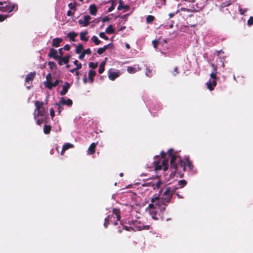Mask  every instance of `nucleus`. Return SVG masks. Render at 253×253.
Returning a JSON list of instances; mask_svg holds the SVG:
<instances>
[{
	"mask_svg": "<svg viewBox=\"0 0 253 253\" xmlns=\"http://www.w3.org/2000/svg\"><path fill=\"white\" fill-rule=\"evenodd\" d=\"M105 61H103L99 66V68L98 69V73L99 74H102L104 72L105 70Z\"/></svg>",
	"mask_w": 253,
	"mask_h": 253,
	"instance_id": "nucleus-29",
	"label": "nucleus"
},
{
	"mask_svg": "<svg viewBox=\"0 0 253 253\" xmlns=\"http://www.w3.org/2000/svg\"><path fill=\"white\" fill-rule=\"evenodd\" d=\"M85 54L82 51V52L81 53V54L79 56V59L80 60H82L84 58Z\"/></svg>",
	"mask_w": 253,
	"mask_h": 253,
	"instance_id": "nucleus-63",
	"label": "nucleus"
},
{
	"mask_svg": "<svg viewBox=\"0 0 253 253\" xmlns=\"http://www.w3.org/2000/svg\"><path fill=\"white\" fill-rule=\"evenodd\" d=\"M61 80H56L54 83L44 82V85L45 87H47L49 89H51L53 87H55L58 85L59 83H62Z\"/></svg>",
	"mask_w": 253,
	"mask_h": 253,
	"instance_id": "nucleus-6",
	"label": "nucleus"
},
{
	"mask_svg": "<svg viewBox=\"0 0 253 253\" xmlns=\"http://www.w3.org/2000/svg\"><path fill=\"white\" fill-rule=\"evenodd\" d=\"M158 41L157 40H154L152 41V43L153 44V46L155 48H157L158 45Z\"/></svg>",
	"mask_w": 253,
	"mask_h": 253,
	"instance_id": "nucleus-56",
	"label": "nucleus"
},
{
	"mask_svg": "<svg viewBox=\"0 0 253 253\" xmlns=\"http://www.w3.org/2000/svg\"><path fill=\"white\" fill-rule=\"evenodd\" d=\"M35 76H36V72H30V73L27 74L26 76V77L25 78V83L29 84L30 82H32L34 80Z\"/></svg>",
	"mask_w": 253,
	"mask_h": 253,
	"instance_id": "nucleus-7",
	"label": "nucleus"
},
{
	"mask_svg": "<svg viewBox=\"0 0 253 253\" xmlns=\"http://www.w3.org/2000/svg\"><path fill=\"white\" fill-rule=\"evenodd\" d=\"M71 57L70 55H66L64 57H61V60L63 61V63L65 64H67L69 62V59Z\"/></svg>",
	"mask_w": 253,
	"mask_h": 253,
	"instance_id": "nucleus-31",
	"label": "nucleus"
},
{
	"mask_svg": "<svg viewBox=\"0 0 253 253\" xmlns=\"http://www.w3.org/2000/svg\"><path fill=\"white\" fill-rule=\"evenodd\" d=\"M180 10H181V11H186L187 12H193L196 11V10H192V9H191L185 8V7L181 8Z\"/></svg>",
	"mask_w": 253,
	"mask_h": 253,
	"instance_id": "nucleus-48",
	"label": "nucleus"
},
{
	"mask_svg": "<svg viewBox=\"0 0 253 253\" xmlns=\"http://www.w3.org/2000/svg\"><path fill=\"white\" fill-rule=\"evenodd\" d=\"M150 214L152 217L155 220H158V218L157 217V212L154 210H151L150 211Z\"/></svg>",
	"mask_w": 253,
	"mask_h": 253,
	"instance_id": "nucleus-34",
	"label": "nucleus"
},
{
	"mask_svg": "<svg viewBox=\"0 0 253 253\" xmlns=\"http://www.w3.org/2000/svg\"><path fill=\"white\" fill-rule=\"evenodd\" d=\"M70 87V84L68 82H65L64 84L63 85V89L60 91V94L62 96L65 95L67 93Z\"/></svg>",
	"mask_w": 253,
	"mask_h": 253,
	"instance_id": "nucleus-11",
	"label": "nucleus"
},
{
	"mask_svg": "<svg viewBox=\"0 0 253 253\" xmlns=\"http://www.w3.org/2000/svg\"><path fill=\"white\" fill-rule=\"evenodd\" d=\"M99 36L100 38L104 39L105 40H108L109 38L107 36H106L104 32H100L99 34Z\"/></svg>",
	"mask_w": 253,
	"mask_h": 253,
	"instance_id": "nucleus-43",
	"label": "nucleus"
},
{
	"mask_svg": "<svg viewBox=\"0 0 253 253\" xmlns=\"http://www.w3.org/2000/svg\"><path fill=\"white\" fill-rule=\"evenodd\" d=\"M76 3L74 4H72V3H70L68 4V6L70 8L71 10H75L76 9Z\"/></svg>",
	"mask_w": 253,
	"mask_h": 253,
	"instance_id": "nucleus-49",
	"label": "nucleus"
},
{
	"mask_svg": "<svg viewBox=\"0 0 253 253\" xmlns=\"http://www.w3.org/2000/svg\"><path fill=\"white\" fill-rule=\"evenodd\" d=\"M6 5L4 6H1L0 11L1 12H7Z\"/></svg>",
	"mask_w": 253,
	"mask_h": 253,
	"instance_id": "nucleus-62",
	"label": "nucleus"
},
{
	"mask_svg": "<svg viewBox=\"0 0 253 253\" xmlns=\"http://www.w3.org/2000/svg\"><path fill=\"white\" fill-rule=\"evenodd\" d=\"M48 56L53 59H58L59 55L57 54V51L53 48L50 49Z\"/></svg>",
	"mask_w": 253,
	"mask_h": 253,
	"instance_id": "nucleus-8",
	"label": "nucleus"
},
{
	"mask_svg": "<svg viewBox=\"0 0 253 253\" xmlns=\"http://www.w3.org/2000/svg\"><path fill=\"white\" fill-rule=\"evenodd\" d=\"M124 1L122 0H120L119 1V4L118 6V10H121L123 8L125 9L126 11H127L129 9V6L127 5H124Z\"/></svg>",
	"mask_w": 253,
	"mask_h": 253,
	"instance_id": "nucleus-17",
	"label": "nucleus"
},
{
	"mask_svg": "<svg viewBox=\"0 0 253 253\" xmlns=\"http://www.w3.org/2000/svg\"><path fill=\"white\" fill-rule=\"evenodd\" d=\"M59 104L62 105H66L68 106H71L73 104V101L71 99H68L65 100L64 97H62L60 100L59 101Z\"/></svg>",
	"mask_w": 253,
	"mask_h": 253,
	"instance_id": "nucleus-9",
	"label": "nucleus"
},
{
	"mask_svg": "<svg viewBox=\"0 0 253 253\" xmlns=\"http://www.w3.org/2000/svg\"><path fill=\"white\" fill-rule=\"evenodd\" d=\"M248 25L251 26L253 25V17H250L249 19L248 20Z\"/></svg>",
	"mask_w": 253,
	"mask_h": 253,
	"instance_id": "nucleus-53",
	"label": "nucleus"
},
{
	"mask_svg": "<svg viewBox=\"0 0 253 253\" xmlns=\"http://www.w3.org/2000/svg\"><path fill=\"white\" fill-rule=\"evenodd\" d=\"M96 75V73L95 71H93V70H90L88 71V79L91 84L94 82L93 77L95 76Z\"/></svg>",
	"mask_w": 253,
	"mask_h": 253,
	"instance_id": "nucleus-16",
	"label": "nucleus"
},
{
	"mask_svg": "<svg viewBox=\"0 0 253 253\" xmlns=\"http://www.w3.org/2000/svg\"><path fill=\"white\" fill-rule=\"evenodd\" d=\"M173 150L172 149H169L168 151V155L169 157L172 158V156H174V155H173Z\"/></svg>",
	"mask_w": 253,
	"mask_h": 253,
	"instance_id": "nucleus-57",
	"label": "nucleus"
},
{
	"mask_svg": "<svg viewBox=\"0 0 253 253\" xmlns=\"http://www.w3.org/2000/svg\"><path fill=\"white\" fill-rule=\"evenodd\" d=\"M87 34L88 32L87 31L81 32L80 34L81 40L84 42H87L88 41V38L85 37V35Z\"/></svg>",
	"mask_w": 253,
	"mask_h": 253,
	"instance_id": "nucleus-19",
	"label": "nucleus"
},
{
	"mask_svg": "<svg viewBox=\"0 0 253 253\" xmlns=\"http://www.w3.org/2000/svg\"><path fill=\"white\" fill-rule=\"evenodd\" d=\"M113 213L116 215L117 220L119 221L121 219V211L119 209H114L113 210Z\"/></svg>",
	"mask_w": 253,
	"mask_h": 253,
	"instance_id": "nucleus-20",
	"label": "nucleus"
},
{
	"mask_svg": "<svg viewBox=\"0 0 253 253\" xmlns=\"http://www.w3.org/2000/svg\"><path fill=\"white\" fill-rule=\"evenodd\" d=\"M109 218H110V215H108V217L105 219V222L104 223V225L106 228H107L108 225L109 224Z\"/></svg>",
	"mask_w": 253,
	"mask_h": 253,
	"instance_id": "nucleus-50",
	"label": "nucleus"
},
{
	"mask_svg": "<svg viewBox=\"0 0 253 253\" xmlns=\"http://www.w3.org/2000/svg\"><path fill=\"white\" fill-rule=\"evenodd\" d=\"M155 179H154V181L153 183L149 184L148 183L147 185H151L153 187L154 189H159L160 187V185L162 184V181L161 180L158 179L157 182H155Z\"/></svg>",
	"mask_w": 253,
	"mask_h": 253,
	"instance_id": "nucleus-13",
	"label": "nucleus"
},
{
	"mask_svg": "<svg viewBox=\"0 0 253 253\" xmlns=\"http://www.w3.org/2000/svg\"><path fill=\"white\" fill-rule=\"evenodd\" d=\"M217 73L211 72L210 74L211 79L207 83V88L210 90H212L214 89V87L216 85V79H217Z\"/></svg>",
	"mask_w": 253,
	"mask_h": 253,
	"instance_id": "nucleus-3",
	"label": "nucleus"
},
{
	"mask_svg": "<svg viewBox=\"0 0 253 253\" xmlns=\"http://www.w3.org/2000/svg\"><path fill=\"white\" fill-rule=\"evenodd\" d=\"M54 105L58 106L57 111L58 114H60L61 111L63 110V105L60 104L59 102L55 103Z\"/></svg>",
	"mask_w": 253,
	"mask_h": 253,
	"instance_id": "nucleus-37",
	"label": "nucleus"
},
{
	"mask_svg": "<svg viewBox=\"0 0 253 253\" xmlns=\"http://www.w3.org/2000/svg\"><path fill=\"white\" fill-rule=\"evenodd\" d=\"M172 198V197L171 196V195H164V193L163 196L161 198H160L159 196H155V197L152 198L151 199V202L152 203H155L157 200H158V204H159V206H161L164 203H165V205H168L170 203Z\"/></svg>",
	"mask_w": 253,
	"mask_h": 253,
	"instance_id": "nucleus-2",
	"label": "nucleus"
},
{
	"mask_svg": "<svg viewBox=\"0 0 253 253\" xmlns=\"http://www.w3.org/2000/svg\"><path fill=\"white\" fill-rule=\"evenodd\" d=\"M120 74L119 72L108 71V78L111 81H114L116 78L119 77Z\"/></svg>",
	"mask_w": 253,
	"mask_h": 253,
	"instance_id": "nucleus-10",
	"label": "nucleus"
},
{
	"mask_svg": "<svg viewBox=\"0 0 253 253\" xmlns=\"http://www.w3.org/2000/svg\"><path fill=\"white\" fill-rule=\"evenodd\" d=\"M63 42V39L60 38H56L53 39L52 46L55 47H59L60 43Z\"/></svg>",
	"mask_w": 253,
	"mask_h": 253,
	"instance_id": "nucleus-12",
	"label": "nucleus"
},
{
	"mask_svg": "<svg viewBox=\"0 0 253 253\" xmlns=\"http://www.w3.org/2000/svg\"><path fill=\"white\" fill-rule=\"evenodd\" d=\"M91 17L88 15H86L84 16V19H80L78 21L80 25H83V26L86 27L87 26L89 23V20H90Z\"/></svg>",
	"mask_w": 253,
	"mask_h": 253,
	"instance_id": "nucleus-4",
	"label": "nucleus"
},
{
	"mask_svg": "<svg viewBox=\"0 0 253 253\" xmlns=\"http://www.w3.org/2000/svg\"><path fill=\"white\" fill-rule=\"evenodd\" d=\"M48 65L50 69H56L57 67L55 63L53 61H49Z\"/></svg>",
	"mask_w": 253,
	"mask_h": 253,
	"instance_id": "nucleus-40",
	"label": "nucleus"
},
{
	"mask_svg": "<svg viewBox=\"0 0 253 253\" xmlns=\"http://www.w3.org/2000/svg\"><path fill=\"white\" fill-rule=\"evenodd\" d=\"M104 48H105V50H107V49H112L114 47L113 44L112 42L109 43V44L104 45Z\"/></svg>",
	"mask_w": 253,
	"mask_h": 253,
	"instance_id": "nucleus-45",
	"label": "nucleus"
},
{
	"mask_svg": "<svg viewBox=\"0 0 253 253\" xmlns=\"http://www.w3.org/2000/svg\"><path fill=\"white\" fill-rule=\"evenodd\" d=\"M83 52L85 54H91V50L90 48H87L86 49H84L83 51Z\"/></svg>",
	"mask_w": 253,
	"mask_h": 253,
	"instance_id": "nucleus-55",
	"label": "nucleus"
},
{
	"mask_svg": "<svg viewBox=\"0 0 253 253\" xmlns=\"http://www.w3.org/2000/svg\"><path fill=\"white\" fill-rule=\"evenodd\" d=\"M7 12L10 13L12 12L15 7V5L13 3H9L6 5Z\"/></svg>",
	"mask_w": 253,
	"mask_h": 253,
	"instance_id": "nucleus-25",
	"label": "nucleus"
},
{
	"mask_svg": "<svg viewBox=\"0 0 253 253\" xmlns=\"http://www.w3.org/2000/svg\"><path fill=\"white\" fill-rule=\"evenodd\" d=\"M162 165L164 167L163 169L164 171H166L168 169L169 160L164 159L162 161Z\"/></svg>",
	"mask_w": 253,
	"mask_h": 253,
	"instance_id": "nucleus-28",
	"label": "nucleus"
},
{
	"mask_svg": "<svg viewBox=\"0 0 253 253\" xmlns=\"http://www.w3.org/2000/svg\"><path fill=\"white\" fill-rule=\"evenodd\" d=\"M110 20V18L108 17V16H105L103 19H102V22H107V21H109Z\"/></svg>",
	"mask_w": 253,
	"mask_h": 253,
	"instance_id": "nucleus-64",
	"label": "nucleus"
},
{
	"mask_svg": "<svg viewBox=\"0 0 253 253\" xmlns=\"http://www.w3.org/2000/svg\"><path fill=\"white\" fill-rule=\"evenodd\" d=\"M73 63L76 66V68L78 70H79V69H81L82 68V64L81 63H79V62L77 60H75Z\"/></svg>",
	"mask_w": 253,
	"mask_h": 253,
	"instance_id": "nucleus-38",
	"label": "nucleus"
},
{
	"mask_svg": "<svg viewBox=\"0 0 253 253\" xmlns=\"http://www.w3.org/2000/svg\"><path fill=\"white\" fill-rule=\"evenodd\" d=\"M146 75L147 76L149 77H150L152 76V71L150 69H147L146 70Z\"/></svg>",
	"mask_w": 253,
	"mask_h": 253,
	"instance_id": "nucleus-54",
	"label": "nucleus"
},
{
	"mask_svg": "<svg viewBox=\"0 0 253 253\" xmlns=\"http://www.w3.org/2000/svg\"><path fill=\"white\" fill-rule=\"evenodd\" d=\"M187 184V181L185 180H180L178 182V185L177 187L178 188H181L184 187Z\"/></svg>",
	"mask_w": 253,
	"mask_h": 253,
	"instance_id": "nucleus-24",
	"label": "nucleus"
},
{
	"mask_svg": "<svg viewBox=\"0 0 253 253\" xmlns=\"http://www.w3.org/2000/svg\"><path fill=\"white\" fill-rule=\"evenodd\" d=\"M127 71L130 74H134L136 72V69L132 67H128Z\"/></svg>",
	"mask_w": 253,
	"mask_h": 253,
	"instance_id": "nucleus-39",
	"label": "nucleus"
},
{
	"mask_svg": "<svg viewBox=\"0 0 253 253\" xmlns=\"http://www.w3.org/2000/svg\"><path fill=\"white\" fill-rule=\"evenodd\" d=\"M37 111L38 112L37 115V117H39V116H44V110H42L41 109L40 110H38V111Z\"/></svg>",
	"mask_w": 253,
	"mask_h": 253,
	"instance_id": "nucleus-51",
	"label": "nucleus"
},
{
	"mask_svg": "<svg viewBox=\"0 0 253 253\" xmlns=\"http://www.w3.org/2000/svg\"><path fill=\"white\" fill-rule=\"evenodd\" d=\"M88 66H89V68H91L92 69H95L98 66V63L97 62L94 63V62H90L88 64Z\"/></svg>",
	"mask_w": 253,
	"mask_h": 253,
	"instance_id": "nucleus-36",
	"label": "nucleus"
},
{
	"mask_svg": "<svg viewBox=\"0 0 253 253\" xmlns=\"http://www.w3.org/2000/svg\"><path fill=\"white\" fill-rule=\"evenodd\" d=\"M35 105L36 106V109L35 110V112L40 110L41 108L42 107V106L43 105V103L42 101H40L39 100H37L35 102Z\"/></svg>",
	"mask_w": 253,
	"mask_h": 253,
	"instance_id": "nucleus-22",
	"label": "nucleus"
},
{
	"mask_svg": "<svg viewBox=\"0 0 253 253\" xmlns=\"http://www.w3.org/2000/svg\"><path fill=\"white\" fill-rule=\"evenodd\" d=\"M170 168L172 169V172L174 175L177 174L180 177L183 175V172L186 170V163L177 156L174 155L170 161Z\"/></svg>",
	"mask_w": 253,
	"mask_h": 253,
	"instance_id": "nucleus-1",
	"label": "nucleus"
},
{
	"mask_svg": "<svg viewBox=\"0 0 253 253\" xmlns=\"http://www.w3.org/2000/svg\"><path fill=\"white\" fill-rule=\"evenodd\" d=\"M154 165L155 166V169L156 170H160L162 169L163 166L160 164V161L156 160L154 162Z\"/></svg>",
	"mask_w": 253,
	"mask_h": 253,
	"instance_id": "nucleus-21",
	"label": "nucleus"
},
{
	"mask_svg": "<svg viewBox=\"0 0 253 253\" xmlns=\"http://www.w3.org/2000/svg\"><path fill=\"white\" fill-rule=\"evenodd\" d=\"M50 115L51 117H52V118H53L55 116L54 111L53 108L50 109Z\"/></svg>",
	"mask_w": 253,
	"mask_h": 253,
	"instance_id": "nucleus-59",
	"label": "nucleus"
},
{
	"mask_svg": "<svg viewBox=\"0 0 253 253\" xmlns=\"http://www.w3.org/2000/svg\"><path fill=\"white\" fill-rule=\"evenodd\" d=\"M156 203H152L149 204L148 207V208L149 209L151 210H154L156 209V207L157 206H156Z\"/></svg>",
	"mask_w": 253,
	"mask_h": 253,
	"instance_id": "nucleus-41",
	"label": "nucleus"
},
{
	"mask_svg": "<svg viewBox=\"0 0 253 253\" xmlns=\"http://www.w3.org/2000/svg\"><path fill=\"white\" fill-rule=\"evenodd\" d=\"M158 200H157L156 202V206H157L158 208L160 209V211L161 212H164L166 210V206L168 205H165V203H164L163 204L161 205V206H159V204H158Z\"/></svg>",
	"mask_w": 253,
	"mask_h": 253,
	"instance_id": "nucleus-23",
	"label": "nucleus"
},
{
	"mask_svg": "<svg viewBox=\"0 0 253 253\" xmlns=\"http://www.w3.org/2000/svg\"><path fill=\"white\" fill-rule=\"evenodd\" d=\"M89 13L92 15H96L97 12V9L95 4H91L89 7Z\"/></svg>",
	"mask_w": 253,
	"mask_h": 253,
	"instance_id": "nucleus-15",
	"label": "nucleus"
},
{
	"mask_svg": "<svg viewBox=\"0 0 253 253\" xmlns=\"http://www.w3.org/2000/svg\"><path fill=\"white\" fill-rule=\"evenodd\" d=\"M178 189V187H177L176 186L168 187L166 188L165 191L164 192V195L170 194L172 197L174 194H176V191Z\"/></svg>",
	"mask_w": 253,
	"mask_h": 253,
	"instance_id": "nucleus-5",
	"label": "nucleus"
},
{
	"mask_svg": "<svg viewBox=\"0 0 253 253\" xmlns=\"http://www.w3.org/2000/svg\"><path fill=\"white\" fill-rule=\"evenodd\" d=\"M51 129V126L49 125H45L43 127V132L46 134L50 133Z\"/></svg>",
	"mask_w": 253,
	"mask_h": 253,
	"instance_id": "nucleus-27",
	"label": "nucleus"
},
{
	"mask_svg": "<svg viewBox=\"0 0 253 253\" xmlns=\"http://www.w3.org/2000/svg\"><path fill=\"white\" fill-rule=\"evenodd\" d=\"M97 143H92L88 148V154L93 155L95 152V148Z\"/></svg>",
	"mask_w": 253,
	"mask_h": 253,
	"instance_id": "nucleus-14",
	"label": "nucleus"
},
{
	"mask_svg": "<svg viewBox=\"0 0 253 253\" xmlns=\"http://www.w3.org/2000/svg\"><path fill=\"white\" fill-rule=\"evenodd\" d=\"M178 73H179V72H178V68L177 67H175L174 68L173 72L172 74L174 76H175L176 74H177Z\"/></svg>",
	"mask_w": 253,
	"mask_h": 253,
	"instance_id": "nucleus-58",
	"label": "nucleus"
},
{
	"mask_svg": "<svg viewBox=\"0 0 253 253\" xmlns=\"http://www.w3.org/2000/svg\"><path fill=\"white\" fill-rule=\"evenodd\" d=\"M105 51H106V50H105V48H104V47H100L97 49V53L98 54L101 55V54H103Z\"/></svg>",
	"mask_w": 253,
	"mask_h": 253,
	"instance_id": "nucleus-44",
	"label": "nucleus"
},
{
	"mask_svg": "<svg viewBox=\"0 0 253 253\" xmlns=\"http://www.w3.org/2000/svg\"><path fill=\"white\" fill-rule=\"evenodd\" d=\"M7 15L0 14V22H2L4 21L7 17Z\"/></svg>",
	"mask_w": 253,
	"mask_h": 253,
	"instance_id": "nucleus-52",
	"label": "nucleus"
},
{
	"mask_svg": "<svg viewBox=\"0 0 253 253\" xmlns=\"http://www.w3.org/2000/svg\"><path fill=\"white\" fill-rule=\"evenodd\" d=\"M155 19V17L152 15H148L146 18V21L147 23H151L153 22Z\"/></svg>",
	"mask_w": 253,
	"mask_h": 253,
	"instance_id": "nucleus-42",
	"label": "nucleus"
},
{
	"mask_svg": "<svg viewBox=\"0 0 253 253\" xmlns=\"http://www.w3.org/2000/svg\"><path fill=\"white\" fill-rule=\"evenodd\" d=\"M78 36V34L74 32H70L68 33L67 36L70 39L71 41L75 42V38Z\"/></svg>",
	"mask_w": 253,
	"mask_h": 253,
	"instance_id": "nucleus-18",
	"label": "nucleus"
},
{
	"mask_svg": "<svg viewBox=\"0 0 253 253\" xmlns=\"http://www.w3.org/2000/svg\"><path fill=\"white\" fill-rule=\"evenodd\" d=\"M186 162L187 164V166L188 168L191 170H193L194 169V166L192 164V163L190 161L189 158H186Z\"/></svg>",
	"mask_w": 253,
	"mask_h": 253,
	"instance_id": "nucleus-33",
	"label": "nucleus"
},
{
	"mask_svg": "<svg viewBox=\"0 0 253 253\" xmlns=\"http://www.w3.org/2000/svg\"><path fill=\"white\" fill-rule=\"evenodd\" d=\"M84 48L83 45L81 43L79 44L76 48L75 52L77 54H80Z\"/></svg>",
	"mask_w": 253,
	"mask_h": 253,
	"instance_id": "nucleus-30",
	"label": "nucleus"
},
{
	"mask_svg": "<svg viewBox=\"0 0 253 253\" xmlns=\"http://www.w3.org/2000/svg\"><path fill=\"white\" fill-rule=\"evenodd\" d=\"M91 41H92V42H93L94 43V44L95 45H99L100 43H101V41L98 39V38L95 36H93L92 38H91Z\"/></svg>",
	"mask_w": 253,
	"mask_h": 253,
	"instance_id": "nucleus-32",
	"label": "nucleus"
},
{
	"mask_svg": "<svg viewBox=\"0 0 253 253\" xmlns=\"http://www.w3.org/2000/svg\"><path fill=\"white\" fill-rule=\"evenodd\" d=\"M105 32L108 34H113L114 33V29L112 25H109L106 29Z\"/></svg>",
	"mask_w": 253,
	"mask_h": 253,
	"instance_id": "nucleus-26",
	"label": "nucleus"
},
{
	"mask_svg": "<svg viewBox=\"0 0 253 253\" xmlns=\"http://www.w3.org/2000/svg\"><path fill=\"white\" fill-rule=\"evenodd\" d=\"M74 145L71 143H67L65 144L62 147H63V151H66L69 148H73Z\"/></svg>",
	"mask_w": 253,
	"mask_h": 253,
	"instance_id": "nucleus-35",
	"label": "nucleus"
},
{
	"mask_svg": "<svg viewBox=\"0 0 253 253\" xmlns=\"http://www.w3.org/2000/svg\"><path fill=\"white\" fill-rule=\"evenodd\" d=\"M63 49H64L65 50L69 51L70 49V46L69 44H66L64 46Z\"/></svg>",
	"mask_w": 253,
	"mask_h": 253,
	"instance_id": "nucleus-60",
	"label": "nucleus"
},
{
	"mask_svg": "<svg viewBox=\"0 0 253 253\" xmlns=\"http://www.w3.org/2000/svg\"><path fill=\"white\" fill-rule=\"evenodd\" d=\"M115 8V5L114 4H112V5L108 8V12H110L113 10Z\"/></svg>",
	"mask_w": 253,
	"mask_h": 253,
	"instance_id": "nucleus-61",
	"label": "nucleus"
},
{
	"mask_svg": "<svg viewBox=\"0 0 253 253\" xmlns=\"http://www.w3.org/2000/svg\"><path fill=\"white\" fill-rule=\"evenodd\" d=\"M46 81L45 82H49V83L51 82L52 75L50 73H48L47 74V75L46 76Z\"/></svg>",
	"mask_w": 253,
	"mask_h": 253,
	"instance_id": "nucleus-47",
	"label": "nucleus"
},
{
	"mask_svg": "<svg viewBox=\"0 0 253 253\" xmlns=\"http://www.w3.org/2000/svg\"><path fill=\"white\" fill-rule=\"evenodd\" d=\"M211 66L212 68V72L214 73H217V66L216 65H215L214 64L211 63Z\"/></svg>",
	"mask_w": 253,
	"mask_h": 253,
	"instance_id": "nucleus-46",
	"label": "nucleus"
}]
</instances>
